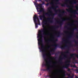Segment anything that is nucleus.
Here are the masks:
<instances>
[{
  "label": "nucleus",
  "mask_w": 78,
  "mask_h": 78,
  "mask_svg": "<svg viewBox=\"0 0 78 78\" xmlns=\"http://www.w3.org/2000/svg\"><path fill=\"white\" fill-rule=\"evenodd\" d=\"M42 4L43 5H44V4H45V2H42Z\"/></svg>",
  "instance_id": "4c0bfd02"
},
{
  "label": "nucleus",
  "mask_w": 78,
  "mask_h": 78,
  "mask_svg": "<svg viewBox=\"0 0 78 78\" xmlns=\"http://www.w3.org/2000/svg\"><path fill=\"white\" fill-rule=\"evenodd\" d=\"M34 23H37V20H37V21L38 23L40 22V20H39V18L37 16H36V15L35 14L34 16Z\"/></svg>",
  "instance_id": "1a4fd4ad"
},
{
  "label": "nucleus",
  "mask_w": 78,
  "mask_h": 78,
  "mask_svg": "<svg viewBox=\"0 0 78 78\" xmlns=\"http://www.w3.org/2000/svg\"><path fill=\"white\" fill-rule=\"evenodd\" d=\"M48 5H49V3H47V4H46V6H48Z\"/></svg>",
  "instance_id": "c9c22d12"
},
{
  "label": "nucleus",
  "mask_w": 78,
  "mask_h": 78,
  "mask_svg": "<svg viewBox=\"0 0 78 78\" xmlns=\"http://www.w3.org/2000/svg\"><path fill=\"white\" fill-rule=\"evenodd\" d=\"M62 39L64 42H66V40L64 39V38H62Z\"/></svg>",
  "instance_id": "2f4dec72"
},
{
  "label": "nucleus",
  "mask_w": 78,
  "mask_h": 78,
  "mask_svg": "<svg viewBox=\"0 0 78 78\" xmlns=\"http://www.w3.org/2000/svg\"><path fill=\"white\" fill-rule=\"evenodd\" d=\"M44 1H45L46 2H48V0H44Z\"/></svg>",
  "instance_id": "e433bc0d"
},
{
  "label": "nucleus",
  "mask_w": 78,
  "mask_h": 78,
  "mask_svg": "<svg viewBox=\"0 0 78 78\" xmlns=\"http://www.w3.org/2000/svg\"><path fill=\"white\" fill-rule=\"evenodd\" d=\"M53 74H51V73L50 72L51 74H52L53 75V77H52L51 75H50V74H49V75H47L46 76V77H49V78H55V73H54L53 72Z\"/></svg>",
  "instance_id": "dca6fc26"
},
{
  "label": "nucleus",
  "mask_w": 78,
  "mask_h": 78,
  "mask_svg": "<svg viewBox=\"0 0 78 78\" xmlns=\"http://www.w3.org/2000/svg\"><path fill=\"white\" fill-rule=\"evenodd\" d=\"M39 1H40V2H41L42 1V0H39Z\"/></svg>",
  "instance_id": "c03bdc74"
},
{
  "label": "nucleus",
  "mask_w": 78,
  "mask_h": 78,
  "mask_svg": "<svg viewBox=\"0 0 78 78\" xmlns=\"http://www.w3.org/2000/svg\"><path fill=\"white\" fill-rule=\"evenodd\" d=\"M59 72H62V70H60V71H59Z\"/></svg>",
  "instance_id": "a19ab883"
},
{
  "label": "nucleus",
  "mask_w": 78,
  "mask_h": 78,
  "mask_svg": "<svg viewBox=\"0 0 78 78\" xmlns=\"http://www.w3.org/2000/svg\"><path fill=\"white\" fill-rule=\"evenodd\" d=\"M77 6H78V5H77Z\"/></svg>",
  "instance_id": "6e6d98bb"
},
{
  "label": "nucleus",
  "mask_w": 78,
  "mask_h": 78,
  "mask_svg": "<svg viewBox=\"0 0 78 78\" xmlns=\"http://www.w3.org/2000/svg\"><path fill=\"white\" fill-rule=\"evenodd\" d=\"M66 63H69V64H66V66H63L62 68H65L66 69H67V68L69 67V65H70V60H67L66 62Z\"/></svg>",
  "instance_id": "9b49d317"
},
{
  "label": "nucleus",
  "mask_w": 78,
  "mask_h": 78,
  "mask_svg": "<svg viewBox=\"0 0 78 78\" xmlns=\"http://www.w3.org/2000/svg\"><path fill=\"white\" fill-rule=\"evenodd\" d=\"M55 58H56V57H55ZM55 58L54 59H55Z\"/></svg>",
  "instance_id": "864d4df0"
},
{
  "label": "nucleus",
  "mask_w": 78,
  "mask_h": 78,
  "mask_svg": "<svg viewBox=\"0 0 78 78\" xmlns=\"http://www.w3.org/2000/svg\"><path fill=\"white\" fill-rule=\"evenodd\" d=\"M55 44H56V42H55Z\"/></svg>",
  "instance_id": "603ef678"
},
{
  "label": "nucleus",
  "mask_w": 78,
  "mask_h": 78,
  "mask_svg": "<svg viewBox=\"0 0 78 78\" xmlns=\"http://www.w3.org/2000/svg\"><path fill=\"white\" fill-rule=\"evenodd\" d=\"M64 27L65 28H66V29H68V27H67V26H65Z\"/></svg>",
  "instance_id": "72a5a7b5"
},
{
  "label": "nucleus",
  "mask_w": 78,
  "mask_h": 78,
  "mask_svg": "<svg viewBox=\"0 0 78 78\" xmlns=\"http://www.w3.org/2000/svg\"><path fill=\"white\" fill-rule=\"evenodd\" d=\"M47 70L44 69H43V71H46L47 70H48L49 72H50L52 74H53V73L52 72H51V67L50 66H48L47 67Z\"/></svg>",
  "instance_id": "f8f14e48"
},
{
  "label": "nucleus",
  "mask_w": 78,
  "mask_h": 78,
  "mask_svg": "<svg viewBox=\"0 0 78 78\" xmlns=\"http://www.w3.org/2000/svg\"><path fill=\"white\" fill-rule=\"evenodd\" d=\"M53 37H54V38H55V36H53Z\"/></svg>",
  "instance_id": "09e8293b"
},
{
  "label": "nucleus",
  "mask_w": 78,
  "mask_h": 78,
  "mask_svg": "<svg viewBox=\"0 0 78 78\" xmlns=\"http://www.w3.org/2000/svg\"><path fill=\"white\" fill-rule=\"evenodd\" d=\"M62 42H63V41H62Z\"/></svg>",
  "instance_id": "5fc2aeb1"
},
{
  "label": "nucleus",
  "mask_w": 78,
  "mask_h": 78,
  "mask_svg": "<svg viewBox=\"0 0 78 78\" xmlns=\"http://www.w3.org/2000/svg\"><path fill=\"white\" fill-rule=\"evenodd\" d=\"M73 42L75 43V44H76L74 45L75 47H76L77 46V45L78 44V41H76L75 39H74L73 41Z\"/></svg>",
  "instance_id": "4be33fe9"
},
{
  "label": "nucleus",
  "mask_w": 78,
  "mask_h": 78,
  "mask_svg": "<svg viewBox=\"0 0 78 78\" xmlns=\"http://www.w3.org/2000/svg\"><path fill=\"white\" fill-rule=\"evenodd\" d=\"M58 41V39H56V41Z\"/></svg>",
  "instance_id": "49530a36"
},
{
  "label": "nucleus",
  "mask_w": 78,
  "mask_h": 78,
  "mask_svg": "<svg viewBox=\"0 0 78 78\" xmlns=\"http://www.w3.org/2000/svg\"><path fill=\"white\" fill-rule=\"evenodd\" d=\"M50 4L51 5H52V6H55V5H54V4H53V3H50Z\"/></svg>",
  "instance_id": "f704fd0d"
},
{
  "label": "nucleus",
  "mask_w": 78,
  "mask_h": 78,
  "mask_svg": "<svg viewBox=\"0 0 78 78\" xmlns=\"http://www.w3.org/2000/svg\"><path fill=\"white\" fill-rule=\"evenodd\" d=\"M75 25V24H67V25L68 26H72V25Z\"/></svg>",
  "instance_id": "bb28decb"
},
{
  "label": "nucleus",
  "mask_w": 78,
  "mask_h": 78,
  "mask_svg": "<svg viewBox=\"0 0 78 78\" xmlns=\"http://www.w3.org/2000/svg\"><path fill=\"white\" fill-rule=\"evenodd\" d=\"M59 27V26L58 25L56 27H53V28H54L55 29V30H56V28H58Z\"/></svg>",
  "instance_id": "5701e85b"
},
{
  "label": "nucleus",
  "mask_w": 78,
  "mask_h": 78,
  "mask_svg": "<svg viewBox=\"0 0 78 78\" xmlns=\"http://www.w3.org/2000/svg\"><path fill=\"white\" fill-rule=\"evenodd\" d=\"M67 55H65L63 57H61L60 58L59 60V62L60 64H63V62H62V60L63 59H65L66 58H67Z\"/></svg>",
  "instance_id": "6e6552de"
},
{
  "label": "nucleus",
  "mask_w": 78,
  "mask_h": 78,
  "mask_svg": "<svg viewBox=\"0 0 78 78\" xmlns=\"http://www.w3.org/2000/svg\"><path fill=\"white\" fill-rule=\"evenodd\" d=\"M69 43V46L70 47H71V46H72V42H71V41H70Z\"/></svg>",
  "instance_id": "cd10ccee"
},
{
  "label": "nucleus",
  "mask_w": 78,
  "mask_h": 78,
  "mask_svg": "<svg viewBox=\"0 0 78 78\" xmlns=\"http://www.w3.org/2000/svg\"><path fill=\"white\" fill-rule=\"evenodd\" d=\"M58 44L52 45V46H53V47H55V48H53L52 49V50H50V52L51 53L53 51H55V49L58 46Z\"/></svg>",
  "instance_id": "ddd939ff"
},
{
  "label": "nucleus",
  "mask_w": 78,
  "mask_h": 78,
  "mask_svg": "<svg viewBox=\"0 0 78 78\" xmlns=\"http://www.w3.org/2000/svg\"><path fill=\"white\" fill-rule=\"evenodd\" d=\"M48 59V60L47 62H46L45 64H44V66H45V67H47V66H48V65H50L51 62V61L50 60V59H51V58H49Z\"/></svg>",
  "instance_id": "9d476101"
},
{
  "label": "nucleus",
  "mask_w": 78,
  "mask_h": 78,
  "mask_svg": "<svg viewBox=\"0 0 78 78\" xmlns=\"http://www.w3.org/2000/svg\"><path fill=\"white\" fill-rule=\"evenodd\" d=\"M41 49L42 50V52L43 53V57L44 58L45 61H47V59H46V56L47 54L45 53L46 52V50L45 48V46L44 45L43 43H42L41 45Z\"/></svg>",
  "instance_id": "20e7f679"
},
{
  "label": "nucleus",
  "mask_w": 78,
  "mask_h": 78,
  "mask_svg": "<svg viewBox=\"0 0 78 78\" xmlns=\"http://www.w3.org/2000/svg\"><path fill=\"white\" fill-rule=\"evenodd\" d=\"M47 41L48 42H50V41H51V40H48Z\"/></svg>",
  "instance_id": "ea45409f"
},
{
  "label": "nucleus",
  "mask_w": 78,
  "mask_h": 78,
  "mask_svg": "<svg viewBox=\"0 0 78 78\" xmlns=\"http://www.w3.org/2000/svg\"><path fill=\"white\" fill-rule=\"evenodd\" d=\"M74 55L76 56L78 58V55L76 54H72L70 55V57L69 58V59H70L72 58H73L74 57Z\"/></svg>",
  "instance_id": "2eb2a0df"
},
{
  "label": "nucleus",
  "mask_w": 78,
  "mask_h": 78,
  "mask_svg": "<svg viewBox=\"0 0 78 78\" xmlns=\"http://www.w3.org/2000/svg\"><path fill=\"white\" fill-rule=\"evenodd\" d=\"M77 2H78V1H77L76 0H73L72 2L70 3V4H71L72 5H73V4H76Z\"/></svg>",
  "instance_id": "6ab92c4d"
},
{
  "label": "nucleus",
  "mask_w": 78,
  "mask_h": 78,
  "mask_svg": "<svg viewBox=\"0 0 78 78\" xmlns=\"http://www.w3.org/2000/svg\"><path fill=\"white\" fill-rule=\"evenodd\" d=\"M39 25H41V23H39V24H38Z\"/></svg>",
  "instance_id": "79ce46f5"
},
{
  "label": "nucleus",
  "mask_w": 78,
  "mask_h": 78,
  "mask_svg": "<svg viewBox=\"0 0 78 78\" xmlns=\"http://www.w3.org/2000/svg\"><path fill=\"white\" fill-rule=\"evenodd\" d=\"M44 39H46L45 38H44Z\"/></svg>",
  "instance_id": "3c124183"
},
{
  "label": "nucleus",
  "mask_w": 78,
  "mask_h": 78,
  "mask_svg": "<svg viewBox=\"0 0 78 78\" xmlns=\"http://www.w3.org/2000/svg\"><path fill=\"white\" fill-rule=\"evenodd\" d=\"M74 22H76V23H78V21L77 20H75L74 21Z\"/></svg>",
  "instance_id": "473e14b6"
},
{
  "label": "nucleus",
  "mask_w": 78,
  "mask_h": 78,
  "mask_svg": "<svg viewBox=\"0 0 78 78\" xmlns=\"http://www.w3.org/2000/svg\"><path fill=\"white\" fill-rule=\"evenodd\" d=\"M51 45H50L48 48L47 49H49V48H50V47H51Z\"/></svg>",
  "instance_id": "7c9ffc66"
},
{
  "label": "nucleus",
  "mask_w": 78,
  "mask_h": 78,
  "mask_svg": "<svg viewBox=\"0 0 78 78\" xmlns=\"http://www.w3.org/2000/svg\"><path fill=\"white\" fill-rule=\"evenodd\" d=\"M70 19L68 18V19H62L60 22L59 21H57L56 22L57 23L59 24V25L60 26V27H62V25L63 23L64 22H65L66 20H69Z\"/></svg>",
  "instance_id": "0eeeda50"
},
{
  "label": "nucleus",
  "mask_w": 78,
  "mask_h": 78,
  "mask_svg": "<svg viewBox=\"0 0 78 78\" xmlns=\"http://www.w3.org/2000/svg\"><path fill=\"white\" fill-rule=\"evenodd\" d=\"M76 38L78 39V33L77 32L76 34Z\"/></svg>",
  "instance_id": "c85d7f7f"
},
{
  "label": "nucleus",
  "mask_w": 78,
  "mask_h": 78,
  "mask_svg": "<svg viewBox=\"0 0 78 78\" xmlns=\"http://www.w3.org/2000/svg\"><path fill=\"white\" fill-rule=\"evenodd\" d=\"M35 28H38V24H37V23H35Z\"/></svg>",
  "instance_id": "393cba45"
},
{
  "label": "nucleus",
  "mask_w": 78,
  "mask_h": 78,
  "mask_svg": "<svg viewBox=\"0 0 78 78\" xmlns=\"http://www.w3.org/2000/svg\"><path fill=\"white\" fill-rule=\"evenodd\" d=\"M45 25H47V21L45 20H44L43 21L42 23L43 28H44Z\"/></svg>",
  "instance_id": "a211bd4d"
},
{
  "label": "nucleus",
  "mask_w": 78,
  "mask_h": 78,
  "mask_svg": "<svg viewBox=\"0 0 78 78\" xmlns=\"http://www.w3.org/2000/svg\"><path fill=\"white\" fill-rule=\"evenodd\" d=\"M64 33H67V32H66V31H64Z\"/></svg>",
  "instance_id": "a18cd8bd"
},
{
  "label": "nucleus",
  "mask_w": 78,
  "mask_h": 78,
  "mask_svg": "<svg viewBox=\"0 0 78 78\" xmlns=\"http://www.w3.org/2000/svg\"><path fill=\"white\" fill-rule=\"evenodd\" d=\"M67 53H70V52H69V51H67L66 52L65 51L64 52H61V55H65V54H67Z\"/></svg>",
  "instance_id": "aec40b11"
},
{
  "label": "nucleus",
  "mask_w": 78,
  "mask_h": 78,
  "mask_svg": "<svg viewBox=\"0 0 78 78\" xmlns=\"http://www.w3.org/2000/svg\"><path fill=\"white\" fill-rule=\"evenodd\" d=\"M75 30H76V31H78V29H77L76 27L73 29V30H72L71 33V34H70V35H69L68 38L67 39V40L68 41H69V38H71V37H72L73 35V34H74V31Z\"/></svg>",
  "instance_id": "423d86ee"
},
{
  "label": "nucleus",
  "mask_w": 78,
  "mask_h": 78,
  "mask_svg": "<svg viewBox=\"0 0 78 78\" xmlns=\"http://www.w3.org/2000/svg\"><path fill=\"white\" fill-rule=\"evenodd\" d=\"M38 17H39L41 20H42V19H45L46 18V17H45V15H44V14L42 15H40V16H39Z\"/></svg>",
  "instance_id": "4468645a"
},
{
  "label": "nucleus",
  "mask_w": 78,
  "mask_h": 78,
  "mask_svg": "<svg viewBox=\"0 0 78 78\" xmlns=\"http://www.w3.org/2000/svg\"><path fill=\"white\" fill-rule=\"evenodd\" d=\"M76 78H78V76H76Z\"/></svg>",
  "instance_id": "37998d69"
},
{
  "label": "nucleus",
  "mask_w": 78,
  "mask_h": 78,
  "mask_svg": "<svg viewBox=\"0 0 78 78\" xmlns=\"http://www.w3.org/2000/svg\"><path fill=\"white\" fill-rule=\"evenodd\" d=\"M59 0H56L57 4H60L61 5V6L62 7H65L66 6V5L67 7V8H70L72 6H70L67 3H63V4H61L59 3ZM69 0H66V2H69Z\"/></svg>",
  "instance_id": "39448f33"
},
{
  "label": "nucleus",
  "mask_w": 78,
  "mask_h": 78,
  "mask_svg": "<svg viewBox=\"0 0 78 78\" xmlns=\"http://www.w3.org/2000/svg\"><path fill=\"white\" fill-rule=\"evenodd\" d=\"M72 70V69H69V68H68V72H71V71H70V70Z\"/></svg>",
  "instance_id": "c756f323"
},
{
  "label": "nucleus",
  "mask_w": 78,
  "mask_h": 78,
  "mask_svg": "<svg viewBox=\"0 0 78 78\" xmlns=\"http://www.w3.org/2000/svg\"><path fill=\"white\" fill-rule=\"evenodd\" d=\"M68 76H69L68 77V78H73V76H71L69 74L68 75Z\"/></svg>",
  "instance_id": "a878e982"
},
{
  "label": "nucleus",
  "mask_w": 78,
  "mask_h": 78,
  "mask_svg": "<svg viewBox=\"0 0 78 78\" xmlns=\"http://www.w3.org/2000/svg\"><path fill=\"white\" fill-rule=\"evenodd\" d=\"M67 47L68 48V50H69V46H68V45H66V46H65L64 47H63V46H61L60 47V48L61 49H64L65 47Z\"/></svg>",
  "instance_id": "412c9836"
},
{
  "label": "nucleus",
  "mask_w": 78,
  "mask_h": 78,
  "mask_svg": "<svg viewBox=\"0 0 78 78\" xmlns=\"http://www.w3.org/2000/svg\"><path fill=\"white\" fill-rule=\"evenodd\" d=\"M61 31H58V33L55 34V36H57L58 37H59L60 36H61Z\"/></svg>",
  "instance_id": "f3484780"
},
{
  "label": "nucleus",
  "mask_w": 78,
  "mask_h": 78,
  "mask_svg": "<svg viewBox=\"0 0 78 78\" xmlns=\"http://www.w3.org/2000/svg\"><path fill=\"white\" fill-rule=\"evenodd\" d=\"M43 33V35H44V36H47V34H47L45 33H46V29L45 28H44L43 29H41V30H38V38H40L41 37V38L38 39V45H41V43H42V37H43V36L42 35L41 33Z\"/></svg>",
  "instance_id": "f03ea898"
},
{
  "label": "nucleus",
  "mask_w": 78,
  "mask_h": 78,
  "mask_svg": "<svg viewBox=\"0 0 78 78\" xmlns=\"http://www.w3.org/2000/svg\"><path fill=\"white\" fill-rule=\"evenodd\" d=\"M58 5H57L55 8L54 7H51L49 8L48 13H43V14H44L45 16H48V17H52V18H48L47 19L48 20L47 22H49V23H53V21L51 20V19H53L54 18V16H55L56 14H57L58 12H61V11H63L62 14H59L58 15V17H61L62 16V14H64L66 13V11L64 10L56 9V8H58Z\"/></svg>",
  "instance_id": "f257e3e1"
},
{
  "label": "nucleus",
  "mask_w": 78,
  "mask_h": 78,
  "mask_svg": "<svg viewBox=\"0 0 78 78\" xmlns=\"http://www.w3.org/2000/svg\"><path fill=\"white\" fill-rule=\"evenodd\" d=\"M71 67H73V68H76V65H71Z\"/></svg>",
  "instance_id": "b1692460"
},
{
  "label": "nucleus",
  "mask_w": 78,
  "mask_h": 78,
  "mask_svg": "<svg viewBox=\"0 0 78 78\" xmlns=\"http://www.w3.org/2000/svg\"><path fill=\"white\" fill-rule=\"evenodd\" d=\"M63 74H64V76H66V74H65V73H63Z\"/></svg>",
  "instance_id": "58836bf2"
},
{
  "label": "nucleus",
  "mask_w": 78,
  "mask_h": 78,
  "mask_svg": "<svg viewBox=\"0 0 78 78\" xmlns=\"http://www.w3.org/2000/svg\"><path fill=\"white\" fill-rule=\"evenodd\" d=\"M57 55V54H55V56H56V55Z\"/></svg>",
  "instance_id": "de8ad7c7"
},
{
  "label": "nucleus",
  "mask_w": 78,
  "mask_h": 78,
  "mask_svg": "<svg viewBox=\"0 0 78 78\" xmlns=\"http://www.w3.org/2000/svg\"><path fill=\"white\" fill-rule=\"evenodd\" d=\"M36 7H37V12H39L38 13V14L41 15V12H44V9L42 8V4H37Z\"/></svg>",
  "instance_id": "7ed1b4c3"
},
{
  "label": "nucleus",
  "mask_w": 78,
  "mask_h": 78,
  "mask_svg": "<svg viewBox=\"0 0 78 78\" xmlns=\"http://www.w3.org/2000/svg\"><path fill=\"white\" fill-rule=\"evenodd\" d=\"M53 2H55V0H53Z\"/></svg>",
  "instance_id": "8fccbe9b"
}]
</instances>
